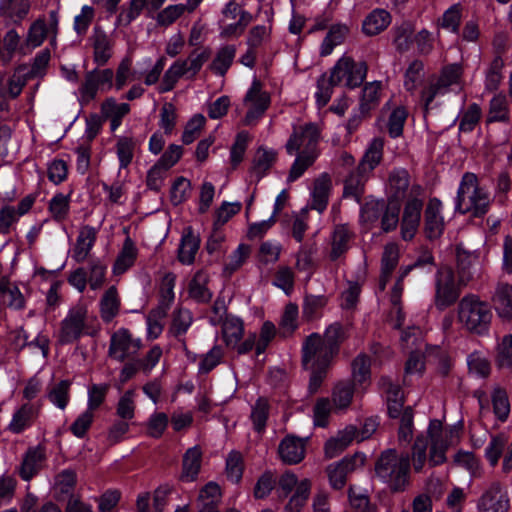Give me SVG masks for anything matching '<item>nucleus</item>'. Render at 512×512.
Instances as JSON below:
<instances>
[{
    "mask_svg": "<svg viewBox=\"0 0 512 512\" xmlns=\"http://www.w3.org/2000/svg\"><path fill=\"white\" fill-rule=\"evenodd\" d=\"M366 456L364 454H355L350 458H344L341 461L330 464L327 467V474L330 485L334 489H341L346 483V476L350 471L355 470L364 464Z\"/></svg>",
    "mask_w": 512,
    "mask_h": 512,
    "instance_id": "nucleus-18",
    "label": "nucleus"
},
{
    "mask_svg": "<svg viewBox=\"0 0 512 512\" xmlns=\"http://www.w3.org/2000/svg\"><path fill=\"white\" fill-rule=\"evenodd\" d=\"M244 102L248 107V111L244 118L245 125L254 124L267 110L270 97L262 91L260 84L254 81L246 93Z\"/></svg>",
    "mask_w": 512,
    "mask_h": 512,
    "instance_id": "nucleus-16",
    "label": "nucleus"
},
{
    "mask_svg": "<svg viewBox=\"0 0 512 512\" xmlns=\"http://www.w3.org/2000/svg\"><path fill=\"white\" fill-rule=\"evenodd\" d=\"M320 128L314 123H304L294 126L293 132L286 143L288 154H305L318 157Z\"/></svg>",
    "mask_w": 512,
    "mask_h": 512,
    "instance_id": "nucleus-7",
    "label": "nucleus"
},
{
    "mask_svg": "<svg viewBox=\"0 0 512 512\" xmlns=\"http://www.w3.org/2000/svg\"><path fill=\"white\" fill-rule=\"evenodd\" d=\"M294 492L284 507V512H301L307 503L311 492V481L309 479L298 480L297 476L287 471L283 473L277 483L279 497L286 498Z\"/></svg>",
    "mask_w": 512,
    "mask_h": 512,
    "instance_id": "nucleus-6",
    "label": "nucleus"
},
{
    "mask_svg": "<svg viewBox=\"0 0 512 512\" xmlns=\"http://www.w3.org/2000/svg\"><path fill=\"white\" fill-rule=\"evenodd\" d=\"M383 147L384 141L381 138H374L364 156L361 159V162L358 165L359 173L362 174H370L375 167L380 163L383 155Z\"/></svg>",
    "mask_w": 512,
    "mask_h": 512,
    "instance_id": "nucleus-35",
    "label": "nucleus"
},
{
    "mask_svg": "<svg viewBox=\"0 0 512 512\" xmlns=\"http://www.w3.org/2000/svg\"><path fill=\"white\" fill-rule=\"evenodd\" d=\"M97 237V230L89 225L80 228L76 243L72 249V258L84 262L93 248Z\"/></svg>",
    "mask_w": 512,
    "mask_h": 512,
    "instance_id": "nucleus-24",
    "label": "nucleus"
},
{
    "mask_svg": "<svg viewBox=\"0 0 512 512\" xmlns=\"http://www.w3.org/2000/svg\"><path fill=\"white\" fill-rule=\"evenodd\" d=\"M423 197V187L419 184H412L400 222L401 238L404 241L412 240L418 231L423 207Z\"/></svg>",
    "mask_w": 512,
    "mask_h": 512,
    "instance_id": "nucleus-8",
    "label": "nucleus"
},
{
    "mask_svg": "<svg viewBox=\"0 0 512 512\" xmlns=\"http://www.w3.org/2000/svg\"><path fill=\"white\" fill-rule=\"evenodd\" d=\"M221 325V335L228 348H235L244 335V322L234 315H225Z\"/></svg>",
    "mask_w": 512,
    "mask_h": 512,
    "instance_id": "nucleus-26",
    "label": "nucleus"
},
{
    "mask_svg": "<svg viewBox=\"0 0 512 512\" xmlns=\"http://www.w3.org/2000/svg\"><path fill=\"white\" fill-rule=\"evenodd\" d=\"M321 336L323 343L338 354L340 344L346 338V332L340 323L335 322L329 325Z\"/></svg>",
    "mask_w": 512,
    "mask_h": 512,
    "instance_id": "nucleus-60",
    "label": "nucleus"
},
{
    "mask_svg": "<svg viewBox=\"0 0 512 512\" xmlns=\"http://www.w3.org/2000/svg\"><path fill=\"white\" fill-rule=\"evenodd\" d=\"M424 75L423 62L420 60L412 61L404 75V87L406 90L414 92L423 82Z\"/></svg>",
    "mask_w": 512,
    "mask_h": 512,
    "instance_id": "nucleus-56",
    "label": "nucleus"
},
{
    "mask_svg": "<svg viewBox=\"0 0 512 512\" xmlns=\"http://www.w3.org/2000/svg\"><path fill=\"white\" fill-rule=\"evenodd\" d=\"M349 28L344 24H335L331 26L326 37L324 38L321 47V56H328L332 53L333 49L340 45L346 38Z\"/></svg>",
    "mask_w": 512,
    "mask_h": 512,
    "instance_id": "nucleus-45",
    "label": "nucleus"
},
{
    "mask_svg": "<svg viewBox=\"0 0 512 512\" xmlns=\"http://www.w3.org/2000/svg\"><path fill=\"white\" fill-rule=\"evenodd\" d=\"M77 474L72 469H64L54 477L53 490L56 495H65L73 491Z\"/></svg>",
    "mask_w": 512,
    "mask_h": 512,
    "instance_id": "nucleus-54",
    "label": "nucleus"
},
{
    "mask_svg": "<svg viewBox=\"0 0 512 512\" xmlns=\"http://www.w3.org/2000/svg\"><path fill=\"white\" fill-rule=\"evenodd\" d=\"M385 203L383 200L371 199L361 208L360 219L362 223L370 227L377 222L383 212Z\"/></svg>",
    "mask_w": 512,
    "mask_h": 512,
    "instance_id": "nucleus-63",
    "label": "nucleus"
},
{
    "mask_svg": "<svg viewBox=\"0 0 512 512\" xmlns=\"http://www.w3.org/2000/svg\"><path fill=\"white\" fill-rule=\"evenodd\" d=\"M457 262L459 269V282L466 285L473 277L478 265V256L474 252L457 250Z\"/></svg>",
    "mask_w": 512,
    "mask_h": 512,
    "instance_id": "nucleus-43",
    "label": "nucleus"
},
{
    "mask_svg": "<svg viewBox=\"0 0 512 512\" xmlns=\"http://www.w3.org/2000/svg\"><path fill=\"white\" fill-rule=\"evenodd\" d=\"M491 302L499 319L502 321L512 320V284L498 283Z\"/></svg>",
    "mask_w": 512,
    "mask_h": 512,
    "instance_id": "nucleus-21",
    "label": "nucleus"
},
{
    "mask_svg": "<svg viewBox=\"0 0 512 512\" xmlns=\"http://www.w3.org/2000/svg\"><path fill=\"white\" fill-rule=\"evenodd\" d=\"M334 412L333 403L327 397L316 400L313 407V424L317 427H327L330 414Z\"/></svg>",
    "mask_w": 512,
    "mask_h": 512,
    "instance_id": "nucleus-58",
    "label": "nucleus"
},
{
    "mask_svg": "<svg viewBox=\"0 0 512 512\" xmlns=\"http://www.w3.org/2000/svg\"><path fill=\"white\" fill-rule=\"evenodd\" d=\"M400 249L398 244L394 242L387 243L384 246L383 255L381 259V286L384 289L385 284L396 268L399 262Z\"/></svg>",
    "mask_w": 512,
    "mask_h": 512,
    "instance_id": "nucleus-40",
    "label": "nucleus"
},
{
    "mask_svg": "<svg viewBox=\"0 0 512 512\" xmlns=\"http://www.w3.org/2000/svg\"><path fill=\"white\" fill-rule=\"evenodd\" d=\"M221 496V488L217 483H207L200 490L197 499L198 512H219L216 506L220 502Z\"/></svg>",
    "mask_w": 512,
    "mask_h": 512,
    "instance_id": "nucleus-34",
    "label": "nucleus"
},
{
    "mask_svg": "<svg viewBox=\"0 0 512 512\" xmlns=\"http://www.w3.org/2000/svg\"><path fill=\"white\" fill-rule=\"evenodd\" d=\"M507 443L508 437L505 434H497L491 437L485 448V457L492 467L498 464Z\"/></svg>",
    "mask_w": 512,
    "mask_h": 512,
    "instance_id": "nucleus-57",
    "label": "nucleus"
},
{
    "mask_svg": "<svg viewBox=\"0 0 512 512\" xmlns=\"http://www.w3.org/2000/svg\"><path fill=\"white\" fill-rule=\"evenodd\" d=\"M250 253L251 247L248 244H239L238 247L228 257L224 265V273L230 276L239 270L248 259Z\"/></svg>",
    "mask_w": 512,
    "mask_h": 512,
    "instance_id": "nucleus-52",
    "label": "nucleus"
},
{
    "mask_svg": "<svg viewBox=\"0 0 512 512\" xmlns=\"http://www.w3.org/2000/svg\"><path fill=\"white\" fill-rule=\"evenodd\" d=\"M46 460L45 449L41 446L30 448L21 465L20 475L22 479L28 481L37 474L43 467Z\"/></svg>",
    "mask_w": 512,
    "mask_h": 512,
    "instance_id": "nucleus-29",
    "label": "nucleus"
},
{
    "mask_svg": "<svg viewBox=\"0 0 512 512\" xmlns=\"http://www.w3.org/2000/svg\"><path fill=\"white\" fill-rule=\"evenodd\" d=\"M354 397V385L349 381H339L331 392V402L334 413L345 412L350 407Z\"/></svg>",
    "mask_w": 512,
    "mask_h": 512,
    "instance_id": "nucleus-30",
    "label": "nucleus"
},
{
    "mask_svg": "<svg viewBox=\"0 0 512 512\" xmlns=\"http://www.w3.org/2000/svg\"><path fill=\"white\" fill-rule=\"evenodd\" d=\"M200 240L191 232L184 234L178 249V259L182 264L190 265L194 262L199 250Z\"/></svg>",
    "mask_w": 512,
    "mask_h": 512,
    "instance_id": "nucleus-47",
    "label": "nucleus"
},
{
    "mask_svg": "<svg viewBox=\"0 0 512 512\" xmlns=\"http://www.w3.org/2000/svg\"><path fill=\"white\" fill-rule=\"evenodd\" d=\"M445 228L443 205L437 198H431L424 211V230L429 239L440 237Z\"/></svg>",
    "mask_w": 512,
    "mask_h": 512,
    "instance_id": "nucleus-19",
    "label": "nucleus"
},
{
    "mask_svg": "<svg viewBox=\"0 0 512 512\" xmlns=\"http://www.w3.org/2000/svg\"><path fill=\"white\" fill-rule=\"evenodd\" d=\"M278 453L284 463L297 464L305 457V443L300 438L287 436L280 442Z\"/></svg>",
    "mask_w": 512,
    "mask_h": 512,
    "instance_id": "nucleus-23",
    "label": "nucleus"
},
{
    "mask_svg": "<svg viewBox=\"0 0 512 512\" xmlns=\"http://www.w3.org/2000/svg\"><path fill=\"white\" fill-rule=\"evenodd\" d=\"M493 314L489 304L478 295L468 294L457 305V321L460 326L475 335L489 334Z\"/></svg>",
    "mask_w": 512,
    "mask_h": 512,
    "instance_id": "nucleus-3",
    "label": "nucleus"
},
{
    "mask_svg": "<svg viewBox=\"0 0 512 512\" xmlns=\"http://www.w3.org/2000/svg\"><path fill=\"white\" fill-rule=\"evenodd\" d=\"M135 141L132 137L119 136L115 144V152L119 162V170L126 169L134 157Z\"/></svg>",
    "mask_w": 512,
    "mask_h": 512,
    "instance_id": "nucleus-49",
    "label": "nucleus"
},
{
    "mask_svg": "<svg viewBox=\"0 0 512 512\" xmlns=\"http://www.w3.org/2000/svg\"><path fill=\"white\" fill-rule=\"evenodd\" d=\"M411 186L408 172L405 169H395L389 177L388 201L398 203L405 196L408 199Z\"/></svg>",
    "mask_w": 512,
    "mask_h": 512,
    "instance_id": "nucleus-25",
    "label": "nucleus"
},
{
    "mask_svg": "<svg viewBox=\"0 0 512 512\" xmlns=\"http://www.w3.org/2000/svg\"><path fill=\"white\" fill-rule=\"evenodd\" d=\"M4 77L0 76V97L16 98L18 97L23 87L27 82V78L21 68L15 70L13 75L8 80V87L3 86Z\"/></svg>",
    "mask_w": 512,
    "mask_h": 512,
    "instance_id": "nucleus-51",
    "label": "nucleus"
},
{
    "mask_svg": "<svg viewBox=\"0 0 512 512\" xmlns=\"http://www.w3.org/2000/svg\"><path fill=\"white\" fill-rule=\"evenodd\" d=\"M39 409L30 403H24L17 408L11 417L7 430L13 434H20L30 428L38 417Z\"/></svg>",
    "mask_w": 512,
    "mask_h": 512,
    "instance_id": "nucleus-22",
    "label": "nucleus"
},
{
    "mask_svg": "<svg viewBox=\"0 0 512 512\" xmlns=\"http://www.w3.org/2000/svg\"><path fill=\"white\" fill-rule=\"evenodd\" d=\"M137 255L138 249L134 241L129 236L126 237L113 265V273L119 275L126 272L134 264Z\"/></svg>",
    "mask_w": 512,
    "mask_h": 512,
    "instance_id": "nucleus-36",
    "label": "nucleus"
},
{
    "mask_svg": "<svg viewBox=\"0 0 512 512\" xmlns=\"http://www.w3.org/2000/svg\"><path fill=\"white\" fill-rule=\"evenodd\" d=\"M29 9V0H0V17L11 23H20Z\"/></svg>",
    "mask_w": 512,
    "mask_h": 512,
    "instance_id": "nucleus-33",
    "label": "nucleus"
},
{
    "mask_svg": "<svg viewBox=\"0 0 512 512\" xmlns=\"http://www.w3.org/2000/svg\"><path fill=\"white\" fill-rule=\"evenodd\" d=\"M202 452L198 447L189 448L183 457V470L181 479L186 482L194 481L201 468Z\"/></svg>",
    "mask_w": 512,
    "mask_h": 512,
    "instance_id": "nucleus-41",
    "label": "nucleus"
},
{
    "mask_svg": "<svg viewBox=\"0 0 512 512\" xmlns=\"http://www.w3.org/2000/svg\"><path fill=\"white\" fill-rule=\"evenodd\" d=\"M496 363L499 367H512V334L505 335L496 348Z\"/></svg>",
    "mask_w": 512,
    "mask_h": 512,
    "instance_id": "nucleus-64",
    "label": "nucleus"
},
{
    "mask_svg": "<svg viewBox=\"0 0 512 512\" xmlns=\"http://www.w3.org/2000/svg\"><path fill=\"white\" fill-rule=\"evenodd\" d=\"M433 266L434 257L429 250L425 249L420 252L417 259L412 264L406 265L401 268L399 278L395 283L390 296V301L394 306L397 314V319L394 323L395 328H400L404 321V316L400 308V301L403 292L402 282L404 278L413 270H419L421 272H430Z\"/></svg>",
    "mask_w": 512,
    "mask_h": 512,
    "instance_id": "nucleus-11",
    "label": "nucleus"
},
{
    "mask_svg": "<svg viewBox=\"0 0 512 512\" xmlns=\"http://www.w3.org/2000/svg\"><path fill=\"white\" fill-rule=\"evenodd\" d=\"M182 59L173 62L169 68L164 72L162 81L158 87L160 93L171 91L182 77L188 79V72Z\"/></svg>",
    "mask_w": 512,
    "mask_h": 512,
    "instance_id": "nucleus-39",
    "label": "nucleus"
},
{
    "mask_svg": "<svg viewBox=\"0 0 512 512\" xmlns=\"http://www.w3.org/2000/svg\"><path fill=\"white\" fill-rule=\"evenodd\" d=\"M47 397L55 407L64 410L70 401V382L60 381L50 390Z\"/></svg>",
    "mask_w": 512,
    "mask_h": 512,
    "instance_id": "nucleus-62",
    "label": "nucleus"
},
{
    "mask_svg": "<svg viewBox=\"0 0 512 512\" xmlns=\"http://www.w3.org/2000/svg\"><path fill=\"white\" fill-rule=\"evenodd\" d=\"M458 438L456 427H444L440 420L432 419L426 434L417 435L410 458L408 454L398 455L395 450L381 454L375 466L376 476L393 492L404 491L409 485L410 464L416 473L422 472L426 464L430 467L444 464L447 450Z\"/></svg>",
    "mask_w": 512,
    "mask_h": 512,
    "instance_id": "nucleus-1",
    "label": "nucleus"
},
{
    "mask_svg": "<svg viewBox=\"0 0 512 512\" xmlns=\"http://www.w3.org/2000/svg\"><path fill=\"white\" fill-rule=\"evenodd\" d=\"M352 235L351 230L346 225H338L334 228L329 255L331 260H337L349 249Z\"/></svg>",
    "mask_w": 512,
    "mask_h": 512,
    "instance_id": "nucleus-37",
    "label": "nucleus"
},
{
    "mask_svg": "<svg viewBox=\"0 0 512 512\" xmlns=\"http://www.w3.org/2000/svg\"><path fill=\"white\" fill-rule=\"evenodd\" d=\"M370 367V358L365 354L358 355L352 362L353 380L360 385L369 383L371 376Z\"/></svg>",
    "mask_w": 512,
    "mask_h": 512,
    "instance_id": "nucleus-59",
    "label": "nucleus"
},
{
    "mask_svg": "<svg viewBox=\"0 0 512 512\" xmlns=\"http://www.w3.org/2000/svg\"><path fill=\"white\" fill-rule=\"evenodd\" d=\"M367 64L355 61L352 57L343 55L334 65L330 73V82L340 86L355 88L366 78Z\"/></svg>",
    "mask_w": 512,
    "mask_h": 512,
    "instance_id": "nucleus-9",
    "label": "nucleus"
},
{
    "mask_svg": "<svg viewBox=\"0 0 512 512\" xmlns=\"http://www.w3.org/2000/svg\"><path fill=\"white\" fill-rule=\"evenodd\" d=\"M34 203L35 197L30 194L22 198L17 207L11 205H3L0 208L1 233H9L11 227L16 224L22 216L31 210Z\"/></svg>",
    "mask_w": 512,
    "mask_h": 512,
    "instance_id": "nucleus-20",
    "label": "nucleus"
},
{
    "mask_svg": "<svg viewBox=\"0 0 512 512\" xmlns=\"http://www.w3.org/2000/svg\"><path fill=\"white\" fill-rule=\"evenodd\" d=\"M90 320L91 317L86 303L79 301L70 307L56 334L58 342L62 345L70 344L82 335L88 334Z\"/></svg>",
    "mask_w": 512,
    "mask_h": 512,
    "instance_id": "nucleus-5",
    "label": "nucleus"
},
{
    "mask_svg": "<svg viewBox=\"0 0 512 512\" xmlns=\"http://www.w3.org/2000/svg\"><path fill=\"white\" fill-rule=\"evenodd\" d=\"M504 67V61L501 57L496 56L489 64L485 73V89L494 91L498 89L502 81V69Z\"/></svg>",
    "mask_w": 512,
    "mask_h": 512,
    "instance_id": "nucleus-61",
    "label": "nucleus"
},
{
    "mask_svg": "<svg viewBox=\"0 0 512 512\" xmlns=\"http://www.w3.org/2000/svg\"><path fill=\"white\" fill-rule=\"evenodd\" d=\"M139 349L140 340L132 338L127 329L121 328L111 336L109 355L118 361L136 354Z\"/></svg>",
    "mask_w": 512,
    "mask_h": 512,
    "instance_id": "nucleus-17",
    "label": "nucleus"
},
{
    "mask_svg": "<svg viewBox=\"0 0 512 512\" xmlns=\"http://www.w3.org/2000/svg\"><path fill=\"white\" fill-rule=\"evenodd\" d=\"M509 120V105L504 94L495 95L489 102L487 122H507Z\"/></svg>",
    "mask_w": 512,
    "mask_h": 512,
    "instance_id": "nucleus-48",
    "label": "nucleus"
},
{
    "mask_svg": "<svg viewBox=\"0 0 512 512\" xmlns=\"http://www.w3.org/2000/svg\"><path fill=\"white\" fill-rule=\"evenodd\" d=\"M336 353L322 341L318 333L309 335L302 345V363L310 371L309 391L316 393L327 376Z\"/></svg>",
    "mask_w": 512,
    "mask_h": 512,
    "instance_id": "nucleus-2",
    "label": "nucleus"
},
{
    "mask_svg": "<svg viewBox=\"0 0 512 512\" xmlns=\"http://www.w3.org/2000/svg\"><path fill=\"white\" fill-rule=\"evenodd\" d=\"M235 55L236 48L234 45L222 46L217 50L209 69L216 75L224 76L232 65Z\"/></svg>",
    "mask_w": 512,
    "mask_h": 512,
    "instance_id": "nucleus-42",
    "label": "nucleus"
},
{
    "mask_svg": "<svg viewBox=\"0 0 512 512\" xmlns=\"http://www.w3.org/2000/svg\"><path fill=\"white\" fill-rule=\"evenodd\" d=\"M120 309V298L115 286H111L100 301V313L104 322L112 321Z\"/></svg>",
    "mask_w": 512,
    "mask_h": 512,
    "instance_id": "nucleus-44",
    "label": "nucleus"
},
{
    "mask_svg": "<svg viewBox=\"0 0 512 512\" xmlns=\"http://www.w3.org/2000/svg\"><path fill=\"white\" fill-rule=\"evenodd\" d=\"M59 29V17L55 10L49 12V18H38L29 27L25 45L29 48L35 49L43 44L46 39H49L50 45H56V39Z\"/></svg>",
    "mask_w": 512,
    "mask_h": 512,
    "instance_id": "nucleus-12",
    "label": "nucleus"
},
{
    "mask_svg": "<svg viewBox=\"0 0 512 512\" xmlns=\"http://www.w3.org/2000/svg\"><path fill=\"white\" fill-rule=\"evenodd\" d=\"M130 111V106L127 103H118L115 98L106 99L101 105L102 115L110 120V129L112 132L116 131L124 116Z\"/></svg>",
    "mask_w": 512,
    "mask_h": 512,
    "instance_id": "nucleus-32",
    "label": "nucleus"
},
{
    "mask_svg": "<svg viewBox=\"0 0 512 512\" xmlns=\"http://www.w3.org/2000/svg\"><path fill=\"white\" fill-rule=\"evenodd\" d=\"M251 20V15L235 3H228L223 10L220 36L231 38L240 36Z\"/></svg>",
    "mask_w": 512,
    "mask_h": 512,
    "instance_id": "nucleus-14",
    "label": "nucleus"
},
{
    "mask_svg": "<svg viewBox=\"0 0 512 512\" xmlns=\"http://www.w3.org/2000/svg\"><path fill=\"white\" fill-rule=\"evenodd\" d=\"M48 212L52 220L65 221L70 213V195L56 193L48 202Z\"/></svg>",
    "mask_w": 512,
    "mask_h": 512,
    "instance_id": "nucleus-46",
    "label": "nucleus"
},
{
    "mask_svg": "<svg viewBox=\"0 0 512 512\" xmlns=\"http://www.w3.org/2000/svg\"><path fill=\"white\" fill-rule=\"evenodd\" d=\"M94 61L98 65H104L112 57L113 41L103 30L95 28L91 36Z\"/></svg>",
    "mask_w": 512,
    "mask_h": 512,
    "instance_id": "nucleus-28",
    "label": "nucleus"
},
{
    "mask_svg": "<svg viewBox=\"0 0 512 512\" xmlns=\"http://www.w3.org/2000/svg\"><path fill=\"white\" fill-rule=\"evenodd\" d=\"M390 22L391 16L386 10L375 9L364 19L362 29L366 35L374 36L385 30Z\"/></svg>",
    "mask_w": 512,
    "mask_h": 512,
    "instance_id": "nucleus-38",
    "label": "nucleus"
},
{
    "mask_svg": "<svg viewBox=\"0 0 512 512\" xmlns=\"http://www.w3.org/2000/svg\"><path fill=\"white\" fill-rule=\"evenodd\" d=\"M463 67L459 63L446 65L442 68L436 82L425 87L421 92V100L428 109L438 95H444L452 87H461Z\"/></svg>",
    "mask_w": 512,
    "mask_h": 512,
    "instance_id": "nucleus-10",
    "label": "nucleus"
},
{
    "mask_svg": "<svg viewBox=\"0 0 512 512\" xmlns=\"http://www.w3.org/2000/svg\"><path fill=\"white\" fill-rule=\"evenodd\" d=\"M368 178V174L359 173V169L354 173H351L345 180L344 184V196L351 197L357 202L360 201V197L364 191V184Z\"/></svg>",
    "mask_w": 512,
    "mask_h": 512,
    "instance_id": "nucleus-55",
    "label": "nucleus"
},
{
    "mask_svg": "<svg viewBox=\"0 0 512 512\" xmlns=\"http://www.w3.org/2000/svg\"><path fill=\"white\" fill-rule=\"evenodd\" d=\"M136 391L129 389L119 398L116 405V414L122 420L129 421L134 418L136 409Z\"/></svg>",
    "mask_w": 512,
    "mask_h": 512,
    "instance_id": "nucleus-53",
    "label": "nucleus"
},
{
    "mask_svg": "<svg viewBox=\"0 0 512 512\" xmlns=\"http://www.w3.org/2000/svg\"><path fill=\"white\" fill-rule=\"evenodd\" d=\"M208 274L200 270L195 273L189 285V295L197 302H208L212 293L207 288Z\"/></svg>",
    "mask_w": 512,
    "mask_h": 512,
    "instance_id": "nucleus-50",
    "label": "nucleus"
},
{
    "mask_svg": "<svg viewBox=\"0 0 512 512\" xmlns=\"http://www.w3.org/2000/svg\"><path fill=\"white\" fill-rule=\"evenodd\" d=\"M478 512H508L510 500L499 482H493L477 500Z\"/></svg>",
    "mask_w": 512,
    "mask_h": 512,
    "instance_id": "nucleus-15",
    "label": "nucleus"
},
{
    "mask_svg": "<svg viewBox=\"0 0 512 512\" xmlns=\"http://www.w3.org/2000/svg\"><path fill=\"white\" fill-rule=\"evenodd\" d=\"M357 438V428L354 425H348L340 430L334 437L330 438L325 444V454L328 458H334L343 452L354 439Z\"/></svg>",
    "mask_w": 512,
    "mask_h": 512,
    "instance_id": "nucleus-27",
    "label": "nucleus"
},
{
    "mask_svg": "<svg viewBox=\"0 0 512 512\" xmlns=\"http://www.w3.org/2000/svg\"><path fill=\"white\" fill-rule=\"evenodd\" d=\"M330 190V177L327 174L320 175L315 180L311 191V207L322 213L327 207Z\"/></svg>",
    "mask_w": 512,
    "mask_h": 512,
    "instance_id": "nucleus-31",
    "label": "nucleus"
},
{
    "mask_svg": "<svg viewBox=\"0 0 512 512\" xmlns=\"http://www.w3.org/2000/svg\"><path fill=\"white\" fill-rule=\"evenodd\" d=\"M460 286H464L456 280L454 272L449 266H442L436 277L435 305L444 310L452 305L460 294Z\"/></svg>",
    "mask_w": 512,
    "mask_h": 512,
    "instance_id": "nucleus-13",
    "label": "nucleus"
},
{
    "mask_svg": "<svg viewBox=\"0 0 512 512\" xmlns=\"http://www.w3.org/2000/svg\"><path fill=\"white\" fill-rule=\"evenodd\" d=\"M491 202L489 192L479 186L474 173H465L460 182L455 209L459 212L481 216L487 213Z\"/></svg>",
    "mask_w": 512,
    "mask_h": 512,
    "instance_id": "nucleus-4",
    "label": "nucleus"
}]
</instances>
